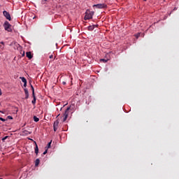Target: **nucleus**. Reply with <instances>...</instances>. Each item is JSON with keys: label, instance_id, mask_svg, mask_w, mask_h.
Returning a JSON list of instances; mask_svg holds the SVG:
<instances>
[{"label": "nucleus", "instance_id": "10", "mask_svg": "<svg viewBox=\"0 0 179 179\" xmlns=\"http://www.w3.org/2000/svg\"><path fill=\"white\" fill-rule=\"evenodd\" d=\"M59 124V122L58 120H56V121L54 122L53 127L58 128Z\"/></svg>", "mask_w": 179, "mask_h": 179}, {"label": "nucleus", "instance_id": "1", "mask_svg": "<svg viewBox=\"0 0 179 179\" xmlns=\"http://www.w3.org/2000/svg\"><path fill=\"white\" fill-rule=\"evenodd\" d=\"M3 26L6 31H12V25L10 24L9 22L6 21Z\"/></svg>", "mask_w": 179, "mask_h": 179}, {"label": "nucleus", "instance_id": "27", "mask_svg": "<svg viewBox=\"0 0 179 179\" xmlns=\"http://www.w3.org/2000/svg\"><path fill=\"white\" fill-rule=\"evenodd\" d=\"M6 138H8V136H6V137L3 138L2 141H5V139H6Z\"/></svg>", "mask_w": 179, "mask_h": 179}, {"label": "nucleus", "instance_id": "28", "mask_svg": "<svg viewBox=\"0 0 179 179\" xmlns=\"http://www.w3.org/2000/svg\"><path fill=\"white\" fill-rule=\"evenodd\" d=\"M0 44H2L3 45H5V43H3V41L1 42Z\"/></svg>", "mask_w": 179, "mask_h": 179}, {"label": "nucleus", "instance_id": "16", "mask_svg": "<svg viewBox=\"0 0 179 179\" xmlns=\"http://www.w3.org/2000/svg\"><path fill=\"white\" fill-rule=\"evenodd\" d=\"M100 61H101V62H104V63H106V62H107V61H108V60L105 59H101Z\"/></svg>", "mask_w": 179, "mask_h": 179}, {"label": "nucleus", "instance_id": "13", "mask_svg": "<svg viewBox=\"0 0 179 179\" xmlns=\"http://www.w3.org/2000/svg\"><path fill=\"white\" fill-rule=\"evenodd\" d=\"M88 30H90V31H92V30H94V26H89L88 27Z\"/></svg>", "mask_w": 179, "mask_h": 179}, {"label": "nucleus", "instance_id": "2", "mask_svg": "<svg viewBox=\"0 0 179 179\" xmlns=\"http://www.w3.org/2000/svg\"><path fill=\"white\" fill-rule=\"evenodd\" d=\"M69 110H71V106L68 107L66 109V110H65V112H64V113L63 115V117H64L63 122H65V121H66V120L68 119V115H69Z\"/></svg>", "mask_w": 179, "mask_h": 179}, {"label": "nucleus", "instance_id": "11", "mask_svg": "<svg viewBox=\"0 0 179 179\" xmlns=\"http://www.w3.org/2000/svg\"><path fill=\"white\" fill-rule=\"evenodd\" d=\"M38 164H40V159H36L35 161V166L37 167L38 166Z\"/></svg>", "mask_w": 179, "mask_h": 179}, {"label": "nucleus", "instance_id": "29", "mask_svg": "<svg viewBox=\"0 0 179 179\" xmlns=\"http://www.w3.org/2000/svg\"><path fill=\"white\" fill-rule=\"evenodd\" d=\"M0 113H1V114L4 113L3 111H2V110H0Z\"/></svg>", "mask_w": 179, "mask_h": 179}, {"label": "nucleus", "instance_id": "33", "mask_svg": "<svg viewBox=\"0 0 179 179\" xmlns=\"http://www.w3.org/2000/svg\"><path fill=\"white\" fill-rule=\"evenodd\" d=\"M0 179H2V178H0Z\"/></svg>", "mask_w": 179, "mask_h": 179}, {"label": "nucleus", "instance_id": "5", "mask_svg": "<svg viewBox=\"0 0 179 179\" xmlns=\"http://www.w3.org/2000/svg\"><path fill=\"white\" fill-rule=\"evenodd\" d=\"M3 16L6 17V18L7 19V20H12V18L10 17V14L8 11L4 10V11L3 12Z\"/></svg>", "mask_w": 179, "mask_h": 179}, {"label": "nucleus", "instance_id": "26", "mask_svg": "<svg viewBox=\"0 0 179 179\" xmlns=\"http://www.w3.org/2000/svg\"><path fill=\"white\" fill-rule=\"evenodd\" d=\"M62 85H66V82L63 81V82H62Z\"/></svg>", "mask_w": 179, "mask_h": 179}, {"label": "nucleus", "instance_id": "23", "mask_svg": "<svg viewBox=\"0 0 179 179\" xmlns=\"http://www.w3.org/2000/svg\"><path fill=\"white\" fill-rule=\"evenodd\" d=\"M139 36H141V34H138L137 35H136V38H138Z\"/></svg>", "mask_w": 179, "mask_h": 179}, {"label": "nucleus", "instance_id": "20", "mask_svg": "<svg viewBox=\"0 0 179 179\" xmlns=\"http://www.w3.org/2000/svg\"><path fill=\"white\" fill-rule=\"evenodd\" d=\"M49 58H50V59H52L54 58V55H51L49 57Z\"/></svg>", "mask_w": 179, "mask_h": 179}, {"label": "nucleus", "instance_id": "8", "mask_svg": "<svg viewBox=\"0 0 179 179\" xmlns=\"http://www.w3.org/2000/svg\"><path fill=\"white\" fill-rule=\"evenodd\" d=\"M32 97L34 98V99L31 101L32 104H36V95H32Z\"/></svg>", "mask_w": 179, "mask_h": 179}, {"label": "nucleus", "instance_id": "9", "mask_svg": "<svg viewBox=\"0 0 179 179\" xmlns=\"http://www.w3.org/2000/svg\"><path fill=\"white\" fill-rule=\"evenodd\" d=\"M20 79H21V80L23 83H27V80H26V78H24V77H20Z\"/></svg>", "mask_w": 179, "mask_h": 179}, {"label": "nucleus", "instance_id": "18", "mask_svg": "<svg viewBox=\"0 0 179 179\" xmlns=\"http://www.w3.org/2000/svg\"><path fill=\"white\" fill-rule=\"evenodd\" d=\"M7 118L8 120H13V117L12 116H10V115L8 116Z\"/></svg>", "mask_w": 179, "mask_h": 179}, {"label": "nucleus", "instance_id": "21", "mask_svg": "<svg viewBox=\"0 0 179 179\" xmlns=\"http://www.w3.org/2000/svg\"><path fill=\"white\" fill-rule=\"evenodd\" d=\"M53 128H54L55 132H57V129H58V127H53Z\"/></svg>", "mask_w": 179, "mask_h": 179}, {"label": "nucleus", "instance_id": "6", "mask_svg": "<svg viewBox=\"0 0 179 179\" xmlns=\"http://www.w3.org/2000/svg\"><path fill=\"white\" fill-rule=\"evenodd\" d=\"M26 55H27V58H29V59H31L33 58L31 52H27Z\"/></svg>", "mask_w": 179, "mask_h": 179}, {"label": "nucleus", "instance_id": "24", "mask_svg": "<svg viewBox=\"0 0 179 179\" xmlns=\"http://www.w3.org/2000/svg\"><path fill=\"white\" fill-rule=\"evenodd\" d=\"M43 155H47V150L44 151V152L43 153Z\"/></svg>", "mask_w": 179, "mask_h": 179}, {"label": "nucleus", "instance_id": "19", "mask_svg": "<svg viewBox=\"0 0 179 179\" xmlns=\"http://www.w3.org/2000/svg\"><path fill=\"white\" fill-rule=\"evenodd\" d=\"M0 121H3V122H5L6 121V120H5L2 117H0Z\"/></svg>", "mask_w": 179, "mask_h": 179}, {"label": "nucleus", "instance_id": "15", "mask_svg": "<svg viewBox=\"0 0 179 179\" xmlns=\"http://www.w3.org/2000/svg\"><path fill=\"white\" fill-rule=\"evenodd\" d=\"M31 90H32V96L36 95V94H34V87H33V85H31Z\"/></svg>", "mask_w": 179, "mask_h": 179}, {"label": "nucleus", "instance_id": "12", "mask_svg": "<svg viewBox=\"0 0 179 179\" xmlns=\"http://www.w3.org/2000/svg\"><path fill=\"white\" fill-rule=\"evenodd\" d=\"M35 153L36 155H38V146L37 145V144H36L35 147Z\"/></svg>", "mask_w": 179, "mask_h": 179}, {"label": "nucleus", "instance_id": "17", "mask_svg": "<svg viewBox=\"0 0 179 179\" xmlns=\"http://www.w3.org/2000/svg\"><path fill=\"white\" fill-rule=\"evenodd\" d=\"M51 148V141L48 143V149H50Z\"/></svg>", "mask_w": 179, "mask_h": 179}, {"label": "nucleus", "instance_id": "31", "mask_svg": "<svg viewBox=\"0 0 179 179\" xmlns=\"http://www.w3.org/2000/svg\"><path fill=\"white\" fill-rule=\"evenodd\" d=\"M92 26H94V27H97V25H92Z\"/></svg>", "mask_w": 179, "mask_h": 179}, {"label": "nucleus", "instance_id": "14", "mask_svg": "<svg viewBox=\"0 0 179 179\" xmlns=\"http://www.w3.org/2000/svg\"><path fill=\"white\" fill-rule=\"evenodd\" d=\"M34 121H35V122H38L40 121V119L36 116H34Z\"/></svg>", "mask_w": 179, "mask_h": 179}, {"label": "nucleus", "instance_id": "25", "mask_svg": "<svg viewBox=\"0 0 179 179\" xmlns=\"http://www.w3.org/2000/svg\"><path fill=\"white\" fill-rule=\"evenodd\" d=\"M42 2L45 3V2H47V0H42Z\"/></svg>", "mask_w": 179, "mask_h": 179}, {"label": "nucleus", "instance_id": "32", "mask_svg": "<svg viewBox=\"0 0 179 179\" xmlns=\"http://www.w3.org/2000/svg\"><path fill=\"white\" fill-rule=\"evenodd\" d=\"M144 1H146V0H144Z\"/></svg>", "mask_w": 179, "mask_h": 179}, {"label": "nucleus", "instance_id": "7", "mask_svg": "<svg viewBox=\"0 0 179 179\" xmlns=\"http://www.w3.org/2000/svg\"><path fill=\"white\" fill-rule=\"evenodd\" d=\"M24 92L25 93V99L27 100V99H29V90L27 88H24Z\"/></svg>", "mask_w": 179, "mask_h": 179}, {"label": "nucleus", "instance_id": "30", "mask_svg": "<svg viewBox=\"0 0 179 179\" xmlns=\"http://www.w3.org/2000/svg\"><path fill=\"white\" fill-rule=\"evenodd\" d=\"M1 94H2V92L1 91V89H0V96H1Z\"/></svg>", "mask_w": 179, "mask_h": 179}, {"label": "nucleus", "instance_id": "3", "mask_svg": "<svg viewBox=\"0 0 179 179\" xmlns=\"http://www.w3.org/2000/svg\"><path fill=\"white\" fill-rule=\"evenodd\" d=\"M96 8V9H106L107 8V4L106 3H99V4H94L93 6V8Z\"/></svg>", "mask_w": 179, "mask_h": 179}, {"label": "nucleus", "instance_id": "4", "mask_svg": "<svg viewBox=\"0 0 179 179\" xmlns=\"http://www.w3.org/2000/svg\"><path fill=\"white\" fill-rule=\"evenodd\" d=\"M93 15H94V12L90 11V13H86V15L84 17L85 20H89L93 18Z\"/></svg>", "mask_w": 179, "mask_h": 179}, {"label": "nucleus", "instance_id": "22", "mask_svg": "<svg viewBox=\"0 0 179 179\" xmlns=\"http://www.w3.org/2000/svg\"><path fill=\"white\" fill-rule=\"evenodd\" d=\"M27 86V83H24V87H26Z\"/></svg>", "mask_w": 179, "mask_h": 179}]
</instances>
